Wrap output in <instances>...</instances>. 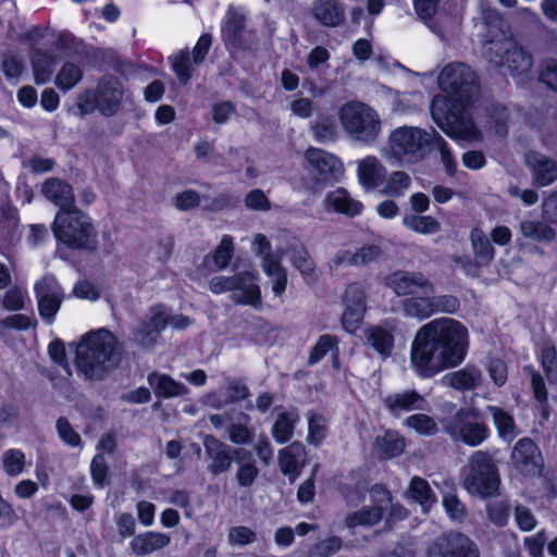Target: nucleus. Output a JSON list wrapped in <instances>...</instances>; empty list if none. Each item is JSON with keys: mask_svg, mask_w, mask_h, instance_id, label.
<instances>
[{"mask_svg": "<svg viewBox=\"0 0 557 557\" xmlns=\"http://www.w3.org/2000/svg\"><path fill=\"white\" fill-rule=\"evenodd\" d=\"M468 332L458 321L436 319L423 325L411 345V362L420 376L431 377L466 357Z\"/></svg>", "mask_w": 557, "mask_h": 557, "instance_id": "1", "label": "nucleus"}, {"mask_svg": "<svg viewBox=\"0 0 557 557\" xmlns=\"http://www.w3.org/2000/svg\"><path fill=\"white\" fill-rule=\"evenodd\" d=\"M124 347L119 338L107 329L90 331L82 336L76 346L75 362L88 379H102L121 361Z\"/></svg>", "mask_w": 557, "mask_h": 557, "instance_id": "2", "label": "nucleus"}, {"mask_svg": "<svg viewBox=\"0 0 557 557\" xmlns=\"http://www.w3.org/2000/svg\"><path fill=\"white\" fill-rule=\"evenodd\" d=\"M51 228L55 239L69 248L82 250L97 248V232L92 221L77 207L59 210Z\"/></svg>", "mask_w": 557, "mask_h": 557, "instance_id": "3", "label": "nucleus"}, {"mask_svg": "<svg viewBox=\"0 0 557 557\" xmlns=\"http://www.w3.org/2000/svg\"><path fill=\"white\" fill-rule=\"evenodd\" d=\"M436 132H428L416 126H399L388 136L385 157L406 163H418L433 150Z\"/></svg>", "mask_w": 557, "mask_h": 557, "instance_id": "4", "label": "nucleus"}, {"mask_svg": "<svg viewBox=\"0 0 557 557\" xmlns=\"http://www.w3.org/2000/svg\"><path fill=\"white\" fill-rule=\"evenodd\" d=\"M338 120L352 139L363 144L374 143L382 132L377 111L359 100L344 103L338 110Z\"/></svg>", "mask_w": 557, "mask_h": 557, "instance_id": "5", "label": "nucleus"}, {"mask_svg": "<svg viewBox=\"0 0 557 557\" xmlns=\"http://www.w3.org/2000/svg\"><path fill=\"white\" fill-rule=\"evenodd\" d=\"M500 479L493 456L484 450L474 451L462 469L465 490L481 498L494 496L499 487Z\"/></svg>", "mask_w": 557, "mask_h": 557, "instance_id": "6", "label": "nucleus"}, {"mask_svg": "<svg viewBox=\"0 0 557 557\" xmlns=\"http://www.w3.org/2000/svg\"><path fill=\"white\" fill-rule=\"evenodd\" d=\"M484 54L490 63L506 66L513 76L527 74L533 66V57L506 34L487 40Z\"/></svg>", "mask_w": 557, "mask_h": 557, "instance_id": "7", "label": "nucleus"}, {"mask_svg": "<svg viewBox=\"0 0 557 557\" xmlns=\"http://www.w3.org/2000/svg\"><path fill=\"white\" fill-rule=\"evenodd\" d=\"M433 121L449 137L468 143L480 141L482 134L475 126L468 112L453 113L448 110V102L444 97L436 96L431 103Z\"/></svg>", "mask_w": 557, "mask_h": 557, "instance_id": "8", "label": "nucleus"}, {"mask_svg": "<svg viewBox=\"0 0 557 557\" xmlns=\"http://www.w3.org/2000/svg\"><path fill=\"white\" fill-rule=\"evenodd\" d=\"M440 87L460 102H469L479 87L475 73L463 63L447 64L438 76Z\"/></svg>", "mask_w": 557, "mask_h": 557, "instance_id": "9", "label": "nucleus"}, {"mask_svg": "<svg viewBox=\"0 0 557 557\" xmlns=\"http://www.w3.org/2000/svg\"><path fill=\"white\" fill-rule=\"evenodd\" d=\"M444 429L454 438L470 446L480 445L488 436L487 426L479 421L472 409H459Z\"/></svg>", "mask_w": 557, "mask_h": 557, "instance_id": "10", "label": "nucleus"}, {"mask_svg": "<svg viewBox=\"0 0 557 557\" xmlns=\"http://www.w3.org/2000/svg\"><path fill=\"white\" fill-rule=\"evenodd\" d=\"M34 294L40 318L47 324H52L65 298L63 287L53 275L48 274L34 284Z\"/></svg>", "mask_w": 557, "mask_h": 557, "instance_id": "11", "label": "nucleus"}, {"mask_svg": "<svg viewBox=\"0 0 557 557\" xmlns=\"http://www.w3.org/2000/svg\"><path fill=\"white\" fill-rule=\"evenodd\" d=\"M426 557H480V549L468 535L449 532L430 544Z\"/></svg>", "mask_w": 557, "mask_h": 557, "instance_id": "12", "label": "nucleus"}, {"mask_svg": "<svg viewBox=\"0 0 557 557\" xmlns=\"http://www.w3.org/2000/svg\"><path fill=\"white\" fill-rule=\"evenodd\" d=\"M370 497L373 504L371 507H363L346 517L347 528L372 527L382 520L383 512L392 502L391 493L385 486L376 484L371 487Z\"/></svg>", "mask_w": 557, "mask_h": 557, "instance_id": "13", "label": "nucleus"}, {"mask_svg": "<svg viewBox=\"0 0 557 557\" xmlns=\"http://www.w3.org/2000/svg\"><path fill=\"white\" fill-rule=\"evenodd\" d=\"M305 159L309 164V171L315 176L317 184L339 182L344 176V165L333 153L310 147L305 152Z\"/></svg>", "mask_w": 557, "mask_h": 557, "instance_id": "14", "label": "nucleus"}, {"mask_svg": "<svg viewBox=\"0 0 557 557\" xmlns=\"http://www.w3.org/2000/svg\"><path fill=\"white\" fill-rule=\"evenodd\" d=\"M384 282L398 296L434 293L433 283L420 272L396 271L387 275Z\"/></svg>", "mask_w": 557, "mask_h": 557, "instance_id": "15", "label": "nucleus"}, {"mask_svg": "<svg viewBox=\"0 0 557 557\" xmlns=\"http://www.w3.org/2000/svg\"><path fill=\"white\" fill-rule=\"evenodd\" d=\"M169 323V312L163 306H154L139 323L134 333L135 341L143 347L156 345L161 332Z\"/></svg>", "mask_w": 557, "mask_h": 557, "instance_id": "16", "label": "nucleus"}, {"mask_svg": "<svg viewBox=\"0 0 557 557\" xmlns=\"http://www.w3.org/2000/svg\"><path fill=\"white\" fill-rule=\"evenodd\" d=\"M524 162L532 173L534 185L545 187L557 181V162L550 157L531 150L525 153Z\"/></svg>", "mask_w": 557, "mask_h": 557, "instance_id": "17", "label": "nucleus"}, {"mask_svg": "<svg viewBox=\"0 0 557 557\" xmlns=\"http://www.w3.org/2000/svg\"><path fill=\"white\" fill-rule=\"evenodd\" d=\"M203 447L208 459V471L213 475L226 472L233 463V453L231 446L214 437L206 435L203 438Z\"/></svg>", "mask_w": 557, "mask_h": 557, "instance_id": "18", "label": "nucleus"}, {"mask_svg": "<svg viewBox=\"0 0 557 557\" xmlns=\"http://www.w3.org/2000/svg\"><path fill=\"white\" fill-rule=\"evenodd\" d=\"M323 207L327 212L344 214L349 218L361 214L363 210L362 202L354 198L350 193L343 187H337L329 191L324 197Z\"/></svg>", "mask_w": 557, "mask_h": 557, "instance_id": "19", "label": "nucleus"}, {"mask_svg": "<svg viewBox=\"0 0 557 557\" xmlns=\"http://www.w3.org/2000/svg\"><path fill=\"white\" fill-rule=\"evenodd\" d=\"M235 287L231 298L235 304L249 305L255 308L261 307V292L257 284V277L250 272L235 274Z\"/></svg>", "mask_w": 557, "mask_h": 557, "instance_id": "20", "label": "nucleus"}, {"mask_svg": "<svg viewBox=\"0 0 557 557\" xmlns=\"http://www.w3.org/2000/svg\"><path fill=\"white\" fill-rule=\"evenodd\" d=\"M306 457V448L300 442H293L278 451L280 469L283 474L288 475L290 483L300 475Z\"/></svg>", "mask_w": 557, "mask_h": 557, "instance_id": "21", "label": "nucleus"}, {"mask_svg": "<svg viewBox=\"0 0 557 557\" xmlns=\"http://www.w3.org/2000/svg\"><path fill=\"white\" fill-rule=\"evenodd\" d=\"M123 86L115 78H104L97 87L98 110L106 116H112L120 108Z\"/></svg>", "mask_w": 557, "mask_h": 557, "instance_id": "22", "label": "nucleus"}, {"mask_svg": "<svg viewBox=\"0 0 557 557\" xmlns=\"http://www.w3.org/2000/svg\"><path fill=\"white\" fill-rule=\"evenodd\" d=\"M384 406L394 416L406 411L424 410L428 401L414 389H405L386 396Z\"/></svg>", "mask_w": 557, "mask_h": 557, "instance_id": "23", "label": "nucleus"}, {"mask_svg": "<svg viewBox=\"0 0 557 557\" xmlns=\"http://www.w3.org/2000/svg\"><path fill=\"white\" fill-rule=\"evenodd\" d=\"M41 193L49 201L58 206L59 210L76 207L73 187L61 178L51 177L45 181L41 185Z\"/></svg>", "mask_w": 557, "mask_h": 557, "instance_id": "24", "label": "nucleus"}, {"mask_svg": "<svg viewBox=\"0 0 557 557\" xmlns=\"http://www.w3.org/2000/svg\"><path fill=\"white\" fill-rule=\"evenodd\" d=\"M357 174L360 184L366 189H374L384 183L386 168L377 158L369 156L359 161Z\"/></svg>", "mask_w": 557, "mask_h": 557, "instance_id": "25", "label": "nucleus"}, {"mask_svg": "<svg viewBox=\"0 0 557 557\" xmlns=\"http://www.w3.org/2000/svg\"><path fill=\"white\" fill-rule=\"evenodd\" d=\"M364 337L374 350L382 357L386 358L391 355L394 346L393 326L388 322L380 325H371L364 330Z\"/></svg>", "mask_w": 557, "mask_h": 557, "instance_id": "26", "label": "nucleus"}, {"mask_svg": "<svg viewBox=\"0 0 557 557\" xmlns=\"http://www.w3.org/2000/svg\"><path fill=\"white\" fill-rule=\"evenodd\" d=\"M170 542L171 537L168 534L148 531L135 535L129 543V548L137 556H146L166 547Z\"/></svg>", "mask_w": 557, "mask_h": 557, "instance_id": "27", "label": "nucleus"}, {"mask_svg": "<svg viewBox=\"0 0 557 557\" xmlns=\"http://www.w3.org/2000/svg\"><path fill=\"white\" fill-rule=\"evenodd\" d=\"M312 15L326 27H337L345 21L344 8L336 0H314Z\"/></svg>", "mask_w": 557, "mask_h": 557, "instance_id": "28", "label": "nucleus"}, {"mask_svg": "<svg viewBox=\"0 0 557 557\" xmlns=\"http://www.w3.org/2000/svg\"><path fill=\"white\" fill-rule=\"evenodd\" d=\"M539 456L537 446L528 437L519 440L511 453L512 462L521 472L533 470L537 465Z\"/></svg>", "mask_w": 557, "mask_h": 557, "instance_id": "29", "label": "nucleus"}, {"mask_svg": "<svg viewBox=\"0 0 557 557\" xmlns=\"http://www.w3.org/2000/svg\"><path fill=\"white\" fill-rule=\"evenodd\" d=\"M148 383L157 397L173 398L187 394V387L168 374L152 372L148 375Z\"/></svg>", "mask_w": 557, "mask_h": 557, "instance_id": "30", "label": "nucleus"}, {"mask_svg": "<svg viewBox=\"0 0 557 557\" xmlns=\"http://www.w3.org/2000/svg\"><path fill=\"white\" fill-rule=\"evenodd\" d=\"M520 234L530 240L549 244L557 238V232L547 221L522 220L519 224Z\"/></svg>", "mask_w": 557, "mask_h": 557, "instance_id": "31", "label": "nucleus"}, {"mask_svg": "<svg viewBox=\"0 0 557 557\" xmlns=\"http://www.w3.org/2000/svg\"><path fill=\"white\" fill-rule=\"evenodd\" d=\"M234 256V242L230 235H224L211 255L203 258L202 265L208 271L225 269Z\"/></svg>", "mask_w": 557, "mask_h": 557, "instance_id": "32", "label": "nucleus"}, {"mask_svg": "<svg viewBox=\"0 0 557 557\" xmlns=\"http://www.w3.org/2000/svg\"><path fill=\"white\" fill-rule=\"evenodd\" d=\"M234 455L238 462L236 481L240 487H250L259 475V469L251 458V453L245 448H235Z\"/></svg>", "mask_w": 557, "mask_h": 557, "instance_id": "33", "label": "nucleus"}, {"mask_svg": "<svg viewBox=\"0 0 557 557\" xmlns=\"http://www.w3.org/2000/svg\"><path fill=\"white\" fill-rule=\"evenodd\" d=\"M444 380L455 389L469 391L480 386L483 382V376L478 368L467 366L447 374Z\"/></svg>", "mask_w": 557, "mask_h": 557, "instance_id": "34", "label": "nucleus"}, {"mask_svg": "<svg viewBox=\"0 0 557 557\" xmlns=\"http://www.w3.org/2000/svg\"><path fill=\"white\" fill-rule=\"evenodd\" d=\"M470 240L476 265H488L494 259L495 249L484 231L474 227L470 233Z\"/></svg>", "mask_w": 557, "mask_h": 557, "instance_id": "35", "label": "nucleus"}, {"mask_svg": "<svg viewBox=\"0 0 557 557\" xmlns=\"http://www.w3.org/2000/svg\"><path fill=\"white\" fill-rule=\"evenodd\" d=\"M299 420L297 410L281 412L272 426V436L275 442L278 444L288 442L293 437L294 429Z\"/></svg>", "mask_w": 557, "mask_h": 557, "instance_id": "36", "label": "nucleus"}, {"mask_svg": "<svg viewBox=\"0 0 557 557\" xmlns=\"http://www.w3.org/2000/svg\"><path fill=\"white\" fill-rule=\"evenodd\" d=\"M250 420L248 414L239 413L227 426V438L236 445L250 444L255 436Z\"/></svg>", "mask_w": 557, "mask_h": 557, "instance_id": "37", "label": "nucleus"}, {"mask_svg": "<svg viewBox=\"0 0 557 557\" xmlns=\"http://www.w3.org/2000/svg\"><path fill=\"white\" fill-rule=\"evenodd\" d=\"M262 269L271 278L275 296H282L287 285V273L280 260L275 256H265L262 260Z\"/></svg>", "mask_w": 557, "mask_h": 557, "instance_id": "38", "label": "nucleus"}, {"mask_svg": "<svg viewBox=\"0 0 557 557\" xmlns=\"http://www.w3.org/2000/svg\"><path fill=\"white\" fill-rule=\"evenodd\" d=\"M83 78V69L79 64L66 61L58 71L54 84L62 91L67 92L73 89Z\"/></svg>", "mask_w": 557, "mask_h": 557, "instance_id": "39", "label": "nucleus"}, {"mask_svg": "<svg viewBox=\"0 0 557 557\" xmlns=\"http://www.w3.org/2000/svg\"><path fill=\"white\" fill-rule=\"evenodd\" d=\"M32 64L35 83L42 85L49 82L52 76L55 58L50 53L36 51L32 57Z\"/></svg>", "mask_w": 557, "mask_h": 557, "instance_id": "40", "label": "nucleus"}, {"mask_svg": "<svg viewBox=\"0 0 557 557\" xmlns=\"http://www.w3.org/2000/svg\"><path fill=\"white\" fill-rule=\"evenodd\" d=\"M487 411L493 417L499 437L507 442L512 441L518 432L511 414L496 406H488Z\"/></svg>", "mask_w": 557, "mask_h": 557, "instance_id": "41", "label": "nucleus"}, {"mask_svg": "<svg viewBox=\"0 0 557 557\" xmlns=\"http://www.w3.org/2000/svg\"><path fill=\"white\" fill-rule=\"evenodd\" d=\"M403 310L406 315L420 320L431 317L433 313L432 294L410 297L404 300Z\"/></svg>", "mask_w": 557, "mask_h": 557, "instance_id": "42", "label": "nucleus"}, {"mask_svg": "<svg viewBox=\"0 0 557 557\" xmlns=\"http://www.w3.org/2000/svg\"><path fill=\"white\" fill-rule=\"evenodd\" d=\"M381 194L388 197H403L411 186V177L404 171H395L382 184Z\"/></svg>", "mask_w": 557, "mask_h": 557, "instance_id": "43", "label": "nucleus"}, {"mask_svg": "<svg viewBox=\"0 0 557 557\" xmlns=\"http://www.w3.org/2000/svg\"><path fill=\"white\" fill-rule=\"evenodd\" d=\"M375 447L383 458L399 456L405 449V440L395 432H386L375 440Z\"/></svg>", "mask_w": 557, "mask_h": 557, "instance_id": "44", "label": "nucleus"}, {"mask_svg": "<svg viewBox=\"0 0 557 557\" xmlns=\"http://www.w3.org/2000/svg\"><path fill=\"white\" fill-rule=\"evenodd\" d=\"M409 495L419 503L424 510L430 508L435 502L436 496L434 492L432 491L430 484L426 480L414 476L412 478L410 485H409Z\"/></svg>", "mask_w": 557, "mask_h": 557, "instance_id": "45", "label": "nucleus"}, {"mask_svg": "<svg viewBox=\"0 0 557 557\" xmlns=\"http://www.w3.org/2000/svg\"><path fill=\"white\" fill-rule=\"evenodd\" d=\"M334 366L337 363V338L334 335L325 334L320 336L317 344L312 347L308 363L313 366L318 363L329 351H334Z\"/></svg>", "mask_w": 557, "mask_h": 557, "instance_id": "46", "label": "nucleus"}, {"mask_svg": "<svg viewBox=\"0 0 557 557\" xmlns=\"http://www.w3.org/2000/svg\"><path fill=\"white\" fill-rule=\"evenodd\" d=\"M290 261L306 281H312L314 278L313 260L302 245H298L293 249Z\"/></svg>", "mask_w": 557, "mask_h": 557, "instance_id": "47", "label": "nucleus"}, {"mask_svg": "<svg viewBox=\"0 0 557 557\" xmlns=\"http://www.w3.org/2000/svg\"><path fill=\"white\" fill-rule=\"evenodd\" d=\"M542 368L549 383H557V351L553 344L544 343L539 354Z\"/></svg>", "mask_w": 557, "mask_h": 557, "instance_id": "48", "label": "nucleus"}, {"mask_svg": "<svg viewBox=\"0 0 557 557\" xmlns=\"http://www.w3.org/2000/svg\"><path fill=\"white\" fill-rule=\"evenodd\" d=\"M327 424L323 416L309 411L308 412V436L307 440L312 445H319L326 437Z\"/></svg>", "mask_w": 557, "mask_h": 557, "instance_id": "49", "label": "nucleus"}, {"mask_svg": "<svg viewBox=\"0 0 557 557\" xmlns=\"http://www.w3.org/2000/svg\"><path fill=\"white\" fill-rule=\"evenodd\" d=\"M404 224L419 234H435L441 230L440 223L431 215H413L404 219Z\"/></svg>", "mask_w": 557, "mask_h": 557, "instance_id": "50", "label": "nucleus"}, {"mask_svg": "<svg viewBox=\"0 0 557 557\" xmlns=\"http://www.w3.org/2000/svg\"><path fill=\"white\" fill-rule=\"evenodd\" d=\"M311 133L313 138L319 143L333 141L337 137V128L335 122L330 117H322L312 123Z\"/></svg>", "mask_w": 557, "mask_h": 557, "instance_id": "51", "label": "nucleus"}, {"mask_svg": "<svg viewBox=\"0 0 557 557\" xmlns=\"http://www.w3.org/2000/svg\"><path fill=\"white\" fill-rule=\"evenodd\" d=\"M405 425L414 430L421 435H433L437 432V424L435 420L424 413H414L405 420Z\"/></svg>", "mask_w": 557, "mask_h": 557, "instance_id": "52", "label": "nucleus"}, {"mask_svg": "<svg viewBox=\"0 0 557 557\" xmlns=\"http://www.w3.org/2000/svg\"><path fill=\"white\" fill-rule=\"evenodd\" d=\"M343 304L344 307L367 309L366 287L358 282L348 284L343 296Z\"/></svg>", "mask_w": 557, "mask_h": 557, "instance_id": "53", "label": "nucleus"}, {"mask_svg": "<svg viewBox=\"0 0 557 557\" xmlns=\"http://www.w3.org/2000/svg\"><path fill=\"white\" fill-rule=\"evenodd\" d=\"M2 465L10 476H16L24 470L25 454L20 449H8L2 455Z\"/></svg>", "mask_w": 557, "mask_h": 557, "instance_id": "54", "label": "nucleus"}, {"mask_svg": "<svg viewBox=\"0 0 557 557\" xmlns=\"http://www.w3.org/2000/svg\"><path fill=\"white\" fill-rule=\"evenodd\" d=\"M443 506L450 520L462 522L467 518V507L455 493H447L443 496Z\"/></svg>", "mask_w": 557, "mask_h": 557, "instance_id": "55", "label": "nucleus"}, {"mask_svg": "<svg viewBox=\"0 0 557 557\" xmlns=\"http://www.w3.org/2000/svg\"><path fill=\"white\" fill-rule=\"evenodd\" d=\"M193 64L195 63L193 59H190L188 51L182 50L174 55L172 67L182 83L185 84L190 79L194 71Z\"/></svg>", "mask_w": 557, "mask_h": 557, "instance_id": "56", "label": "nucleus"}, {"mask_svg": "<svg viewBox=\"0 0 557 557\" xmlns=\"http://www.w3.org/2000/svg\"><path fill=\"white\" fill-rule=\"evenodd\" d=\"M383 251L380 246L367 244L356 250L355 267H366L381 259Z\"/></svg>", "mask_w": 557, "mask_h": 557, "instance_id": "57", "label": "nucleus"}, {"mask_svg": "<svg viewBox=\"0 0 557 557\" xmlns=\"http://www.w3.org/2000/svg\"><path fill=\"white\" fill-rule=\"evenodd\" d=\"M366 311L367 309L362 308L344 307L342 315L343 327L349 333L357 332L361 326Z\"/></svg>", "mask_w": 557, "mask_h": 557, "instance_id": "58", "label": "nucleus"}, {"mask_svg": "<svg viewBox=\"0 0 557 557\" xmlns=\"http://www.w3.org/2000/svg\"><path fill=\"white\" fill-rule=\"evenodd\" d=\"M25 293L18 286H13L3 295L1 305L9 311H20L25 307Z\"/></svg>", "mask_w": 557, "mask_h": 557, "instance_id": "59", "label": "nucleus"}, {"mask_svg": "<svg viewBox=\"0 0 557 557\" xmlns=\"http://www.w3.org/2000/svg\"><path fill=\"white\" fill-rule=\"evenodd\" d=\"M257 536L255 531L245 525L233 527L228 530L227 541L231 545H248L256 541Z\"/></svg>", "mask_w": 557, "mask_h": 557, "instance_id": "60", "label": "nucleus"}, {"mask_svg": "<svg viewBox=\"0 0 557 557\" xmlns=\"http://www.w3.org/2000/svg\"><path fill=\"white\" fill-rule=\"evenodd\" d=\"M57 431L60 438L72 447H78L81 445L79 434L72 428L66 418H59L57 421Z\"/></svg>", "mask_w": 557, "mask_h": 557, "instance_id": "61", "label": "nucleus"}, {"mask_svg": "<svg viewBox=\"0 0 557 557\" xmlns=\"http://www.w3.org/2000/svg\"><path fill=\"white\" fill-rule=\"evenodd\" d=\"M436 148L441 154V160L445 166L448 175H454L456 172V162L447 146V143L436 133L434 137L433 149Z\"/></svg>", "mask_w": 557, "mask_h": 557, "instance_id": "62", "label": "nucleus"}, {"mask_svg": "<svg viewBox=\"0 0 557 557\" xmlns=\"http://www.w3.org/2000/svg\"><path fill=\"white\" fill-rule=\"evenodd\" d=\"M200 199L199 193L193 189H186L174 197V206L180 211H188L198 207Z\"/></svg>", "mask_w": 557, "mask_h": 557, "instance_id": "63", "label": "nucleus"}, {"mask_svg": "<svg viewBox=\"0 0 557 557\" xmlns=\"http://www.w3.org/2000/svg\"><path fill=\"white\" fill-rule=\"evenodd\" d=\"M540 78L550 89L557 91V61L556 60L548 59L543 62Z\"/></svg>", "mask_w": 557, "mask_h": 557, "instance_id": "64", "label": "nucleus"}]
</instances>
